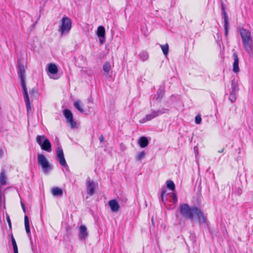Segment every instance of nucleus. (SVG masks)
Instances as JSON below:
<instances>
[{"mask_svg": "<svg viewBox=\"0 0 253 253\" xmlns=\"http://www.w3.org/2000/svg\"><path fill=\"white\" fill-rule=\"evenodd\" d=\"M180 214L185 218L193 220L196 218L200 223H205L207 221L203 211L196 206H190L187 204L180 205L178 208Z\"/></svg>", "mask_w": 253, "mask_h": 253, "instance_id": "f257e3e1", "label": "nucleus"}, {"mask_svg": "<svg viewBox=\"0 0 253 253\" xmlns=\"http://www.w3.org/2000/svg\"><path fill=\"white\" fill-rule=\"evenodd\" d=\"M18 74L19 77L20 79V84L22 88L23 93L24 95V101L25 102V105L26 107V110L27 112V114H28L30 111H32L33 108L29 99V94L27 91V88L26 84V81H25V68L24 64L21 62V61L19 60L18 61Z\"/></svg>", "mask_w": 253, "mask_h": 253, "instance_id": "f03ea898", "label": "nucleus"}, {"mask_svg": "<svg viewBox=\"0 0 253 253\" xmlns=\"http://www.w3.org/2000/svg\"><path fill=\"white\" fill-rule=\"evenodd\" d=\"M239 31L244 49L249 54H252L253 51V40L251 32L244 28H240Z\"/></svg>", "mask_w": 253, "mask_h": 253, "instance_id": "7ed1b4c3", "label": "nucleus"}, {"mask_svg": "<svg viewBox=\"0 0 253 253\" xmlns=\"http://www.w3.org/2000/svg\"><path fill=\"white\" fill-rule=\"evenodd\" d=\"M36 142L41 146L42 150L47 152L51 151V143L44 135H37L36 136Z\"/></svg>", "mask_w": 253, "mask_h": 253, "instance_id": "20e7f679", "label": "nucleus"}, {"mask_svg": "<svg viewBox=\"0 0 253 253\" xmlns=\"http://www.w3.org/2000/svg\"><path fill=\"white\" fill-rule=\"evenodd\" d=\"M71 28L72 21L71 19L67 16H64L61 20V24L59 28V32L63 35L68 33Z\"/></svg>", "mask_w": 253, "mask_h": 253, "instance_id": "39448f33", "label": "nucleus"}, {"mask_svg": "<svg viewBox=\"0 0 253 253\" xmlns=\"http://www.w3.org/2000/svg\"><path fill=\"white\" fill-rule=\"evenodd\" d=\"M38 162L39 165L42 168L44 173H47L50 170H51V166L50 165L47 160L43 154H38Z\"/></svg>", "mask_w": 253, "mask_h": 253, "instance_id": "423d86ee", "label": "nucleus"}, {"mask_svg": "<svg viewBox=\"0 0 253 253\" xmlns=\"http://www.w3.org/2000/svg\"><path fill=\"white\" fill-rule=\"evenodd\" d=\"M169 112V109L166 108H162L159 109L158 110H155L154 109L151 110V113L149 114L146 115L144 118H143L142 120V123H145L147 121H149L154 119L155 118L160 116V115H162L163 114Z\"/></svg>", "mask_w": 253, "mask_h": 253, "instance_id": "0eeeda50", "label": "nucleus"}, {"mask_svg": "<svg viewBox=\"0 0 253 253\" xmlns=\"http://www.w3.org/2000/svg\"><path fill=\"white\" fill-rule=\"evenodd\" d=\"M231 88L229 93V100L231 102H234L236 100V96L238 94V92L239 90L238 81L235 79H233L231 81Z\"/></svg>", "mask_w": 253, "mask_h": 253, "instance_id": "6e6552de", "label": "nucleus"}, {"mask_svg": "<svg viewBox=\"0 0 253 253\" xmlns=\"http://www.w3.org/2000/svg\"><path fill=\"white\" fill-rule=\"evenodd\" d=\"M221 8L222 10V16L224 19V34L226 38H227L228 37L229 27L228 17L225 11L226 5L222 1L221 3Z\"/></svg>", "mask_w": 253, "mask_h": 253, "instance_id": "1a4fd4ad", "label": "nucleus"}, {"mask_svg": "<svg viewBox=\"0 0 253 253\" xmlns=\"http://www.w3.org/2000/svg\"><path fill=\"white\" fill-rule=\"evenodd\" d=\"M63 113L67 120V122L70 124V127L72 128H76V123L73 120V116L72 112L68 109H65L63 110Z\"/></svg>", "mask_w": 253, "mask_h": 253, "instance_id": "9d476101", "label": "nucleus"}, {"mask_svg": "<svg viewBox=\"0 0 253 253\" xmlns=\"http://www.w3.org/2000/svg\"><path fill=\"white\" fill-rule=\"evenodd\" d=\"M56 153L58 159H59L60 165L65 168L68 169L69 167L64 158V153L61 147H58L56 149Z\"/></svg>", "mask_w": 253, "mask_h": 253, "instance_id": "9b49d317", "label": "nucleus"}, {"mask_svg": "<svg viewBox=\"0 0 253 253\" xmlns=\"http://www.w3.org/2000/svg\"><path fill=\"white\" fill-rule=\"evenodd\" d=\"M96 34L100 43L101 44L104 43L105 39V30L104 27L102 26H99L97 28Z\"/></svg>", "mask_w": 253, "mask_h": 253, "instance_id": "f8f14e48", "label": "nucleus"}, {"mask_svg": "<svg viewBox=\"0 0 253 253\" xmlns=\"http://www.w3.org/2000/svg\"><path fill=\"white\" fill-rule=\"evenodd\" d=\"M79 238L81 240H85L88 236V233L86 227L81 225L79 228Z\"/></svg>", "mask_w": 253, "mask_h": 253, "instance_id": "ddd939ff", "label": "nucleus"}, {"mask_svg": "<svg viewBox=\"0 0 253 253\" xmlns=\"http://www.w3.org/2000/svg\"><path fill=\"white\" fill-rule=\"evenodd\" d=\"M95 184L94 181L88 179L86 183L87 193L90 196H92L95 192Z\"/></svg>", "mask_w": 253, "mask_h": 253, "instance_id": "4468645a", "label": "nucleus"}, {"mask_svg": "<svg viewBox=\"0 0 253 253\" xmlns=\"http://www.w3.org/2000/svg\"><path fill=\"white\" fill-rule=\"evenodd\" d=\"M234 62L233 64V71L237 73L239 71V58L236 52H234L233 54Z\"/></svg>", "mask_w": 253, "mask_h": 253, "instance_id": "2eb2a0df", "label": "nucleus"}, {"mask_svg": "<svg viewBox=\"0 0 253 253\" xmlns=\"http://www.w3.org/2000/svg\"><path fill=\"white\" fill-rule=\"evenodd\" d=\"M109 206H110L112 211L117 212L120 209V206L118 203L115 200H112L109 202Z\"/></svg>", "mask_w": 253, "mask_h": 253, "instance_id": "dca6fc26", "label": "nucleus"}, {"mask_svg": "<svg viewBox=\"0 0 253 253\" xmlns=\"http://www.w3.org/2000/svg\"><path fill=\"white\" fill-rule=\"evenodd\" d=\"M165 93V90L164 87L161 86L158 89L157 94L155 95L154 98H155L157 100H160L163 97Z\"/></svg>", "mask_w": 253, "mask_h": 253, "instance_id": "f3484780", "label": "nucleus"}, {"mask_svg": "<svg viewBox=\"0 0 253 253\" xmlns=\"http://www.w3.org/2000/svg\"><path fill=\"white\" fill-rule=\"evenodd\" d=\"M138 144L141 148H145L149 144L148 139L145 136H142L139 139Z\"/></svg>", "mask_w": 253, "mask_h": 253, "instance_id": "a211bd4d", "label": "nucleus"}, {"mask_svg": "<svg viewBox=\"0 0 253 253\" xmlns=\"http://www.w3.org/2000/svg\"><path fill=\"white\" fill-rule=\"evenodd\" d=\"M51 193L54 196L61 197L62 196L63 192L61 188L56 187L52 189Z\"/></svg>", "mask_w": 253, "mask_h": 253, "instance_id": "6ab92c4d", "label": "nucleus"}, {"mask_svg": "<svg viewBox=\"0 0 253 253\" xmlns=\"http://www.w3.org/2000/svg\"><path fill=\"white\" fill-rule=\"evenodd\" d=\"M48 72L52 75H55L58 72V68L54 63L49 64L48 68Z\"/></svg>", "mask_w": 253, "mask_h": 253, "instance_id": "aec40b11", "label": "nucleus"}, {"mask_svg": "<svg viewBox=\"0 0 253 253\" xmlns=\"http://www.w3.org/2000/svg\"><path fill=\"white\" fill-rule=\"evenodd\" d=\"M24 224H25L26 232L27 234H29L30 233V224H29L28 217L27 215H26L24 216Z\"/></svg>", "mask_w": 253, "mask_h": 253, "instance_id": "412c9836", "label": "nucleus"}, {"mask_svg": "<svg viewBox=\"0 0 253 253\" xmlns=\"http://www.w3.org/2000/svg\"><path fill=\"white\" fill-rule=\"evenodd\" d=\"M29 93L31 97H33L36 99H38L39 96L38 89L36 87H34L31 90H30L29 91Z\"/></svg>", "mask_w": 253, "mask_h": 253, "instance_id": "4be33fe9", "label": "nucleus"}, {"mask_svg": "<svg viewBox=\"0 0 253 253\" xmlns=\"http://www.w3.org/2000/svg\"><path fill=\"white\" fill-rule=\"evenodd\" d=\"M6 177L5 171L2 170L1 171V172L0 173V184L2 185H4L6 184Z\"/></svg>", "mask_w": 253, "mask_h": 253, "instance_id": "5701e85b", "label": "nucleus"}, {"mask_svg": "<svg viewBox=\"0 0 253 253\" xmlns=\"http://www.w3.org/2000/svg\"><path fill=\"white\" fill-rule=\"evenodd\" d=\"M167 187L169 190L173 191L175 190V184L173 181L171 180H168L166 182Z\"/></svg>", "mask_w": 253, "mask_h": 253, "instance_id": "b1692460", "label": "nucleus"}, {"mask_svg": "<svg viewBox=\"0 0 253 253\" xmlns=\"http://www.w3.org/2000/svg\"><path fill=\"white\" fill-rule=\"evenodd\" d=\"M139 56L142 61H145L147 60L149 57L148 54L146 51L141 52L139 54Z\"/></svg>", "mask_w": 253, "mask_h": 253, "instance_id": "393cba45", "label": "nucleus"}, {"mask_svg": "<svg viewBox=\"0 0 253 253\" xmlns=\"http://www.w3.org/2000/svg\"><path fill=\"white\" fill-rule=\"evenodd\" d=\"M103 69L105 73H108L111 69L110 63L108 61L105 62L103 66Z\"/></svg>", "mask_w": 253, "mask_h": 253, "instance_id": "a878e982", "label": "nucleus"}, {"mask_svg": "<svg viewBox=\"0 0 253 253\" xmlns=\"http://www.w3.org/2000/svg\"><path fill=\"white\" fill-rule=\"evenodd\" d=\"M74 107L78 110L81 113H83L84 110L81 105V102L79 100H77L74 104Z\"/></svg>", "mask_w": 253, "mask_h": 253, "instance_id": "bb28decb", "label": "nucleus"}, {"mask_svg": "<svg viewBox=\"0 0 253 253\" xmlns=\"http://www.w3.org/2000/svg\"><path fill=\"white\" fill-rule=\"evenodd\" d=\"M161 49L165 55H167L169 53V45L168 43L165 44L161 45Z\"/></svg>", "mask_w": 253, "mask_h": 253, "instance_id": "cd10ccee", "label": "nucleus"}, {"mask_svg": "<svg viewBox=\"0 0 253 253\" xmlns=\"http://www.w3.org/2000/svg\"><path fill=\"white\" fill-rule=\"evenodd\" d=\"M145 155V153L144 151H142L138 153L136 157V159L137 161H141L142 159H143Z\"/></svg>", "mask_w": 253, "mask_h": 253, "instance_id": "c85d7f7f", "label": "nucleus"}, {"mask_svg": "<svg viewBox=\"0 0 253 253\" xmlns=\"http://www.w3.org/2000/svg\"><path fill=\"white\" fill-rule=\"evenodd\" d=\"M202 118L200 115H198L196 116L195 121L196 124H200L201 123Z\"/></svg>", "mask_w": 253, "mask_h": 253, "instance_id": "c756f323", "label": "nucleus"}, {"mask_svg": "<svg viewBox=\"0 0 253 253\" xmlns=\"http://www.w3.org/2000/svg\"><path fill=\"white\" fill-rule=\"evenodd\" d=\"M9 236H10V238H11V240L13 248L17 247V244H16V241H15L13 235L11 234V235H9Z\"/></svg>", "mask_w": 253, "mask_h": 253, "instance_id": "7c9ffc66", "label": "nucleus"}, {"mask_svg": "<svg viewBox=\"0 0 253 253\" xmlns=\"http://www.w3.org/2000/svg\"><path fill=\"white\" fill-rule=\"evenodd\" d=\"M166 193V190L165 189H163L162 191V192H161V200L163 203H164V195H165Z\"/></svg>", "mask_w": 253, "mask_h": 253, "instance_id": "2f4dec72", "label": "nucleus"}, {"mask_svg": "<svg viewBox=\"0 0 253 253\" xmlns=\"http://www.w3.org/2000/svg\"><path fill=\"white\" fill-rule=\"evenodd\" d=\"M4 203V197L3 195L0 193V206Z\"/></svg>", "mask_w": 253, "mask_h": 253, "instance_id": "473e14b6", "label": "nucleus"}, {"mask_svg": "<svg viewBox=\"0 0 253 253\" xmlns=\"http://www.w3.org/2000/svg\"><path fill=\"white\" fill-rule=\"evenodd\" d=\"M6 220H7V221L8 222V226L9 227V229H11V228H12L11 222V220H10V217H9V215H7L6 216Z\"/></svg>", "mask_w": 253, "mask_h": 253, "instance_id": "72a5a7b5", "label": "nucleus"}, {"mask_svg": "<svg viewBox=\"0 0 253 253\" xmlns=\"http://www.w3.org/2000/svg\"><path fill=\"white\" fill-rule=\"evenodd\" d=\"M21 207H22L23 211H24V212H26V208H25V205L22 201H21Z\"/></svg>", "mask_w": 253, "mask_h": 253, "instance_id": "f704fd0d", "label": "nucleus"}, {"mask_svg": "<svg viewBox=\"0 0 253 253\" xmlns=\"http://www.w3.org/2000/svg\"><path fill=\"white\" fill-rule=\"evenodd\" d=\"M172 197H173V201L174 203H176L177 202V197H176V195L174 194V193H172Z\"/></svg>", "mask_w": 253, "mask_h": 253, "instance_id": "c9c22d12", "label": "nucleus"}, {"mask_svg": "<svg viewBox=\"0 0 253 253\" xmlns=\"http://www.w3.org/2000/svg\"><path fill=\"white\" fill-rule=\"evenodd\" d=\"M99 141L101 143L103 142L104 141V138L103 135H101L99 138Z\"/></svg>", "mask_w": 253, "mask_h": 253, "instance_id": "e433bc0d", "label": "nucleus"}, {"mask_svg": "<svg viewBox=\"0 0 253 253\" xmlns=\"http://www.w3.org/2000/svg\"><path fill=\"white\" fill-rule=\"evenodd\" d=\"M13 248L14 253H18V247H14Z\"/></svg>", "mask_w": 253, "mask_h": 253, "instance_id": "4c0bfd02", "label": "nucleus"}, {"mask_svg": "<svg viewBox=\"0 0 253 253\" xmlns=\"http://www.w3.org/2000/svg\"><path fill=\"white\" fill-rule=\"evenodd\" d=\"M237 192H238V194L239 195H241V193H242V190H241V189H238V190H237Z\"/></svg>", "mask_w": 253, "mask_h": 253, "instance_id": "58836bf2", "label": "nucleus"}, {"mask_svg": "<svg viewBox=\"0 0 253 253\" xmlns=\"http://www.w3.org/2000/svg\"><path fill=\"white\" fill-rule=\"evenodd\" d=\"M224 150V149L223 148L221 150L218 151V153H222L223 152Z\"/></svg>", "mask_w": 253, "mask_h": 253, "instance_id": "ea45409f", "label": "nucleus"}, {"mask_svg": "<svg viewBox=\"0 0 253 253\" xmlns=\"http://www.w3.org/2000/svg\"><path fill=\"white\" fill-rule=\"evenodd\" d=\"M31 246H32V247H31L32 249L33 250V243L31 240Z\"/></svg>", "mask_w": 253, "mask_h": 253, "instance_id": "a19ab883", "label": "nucleus"}, {"mask_svg": "<svg viewBox=\"0 0 253 253\" xmlns=\"http://www.w3.org/2000/svg\"><path fill=\"white\" fill-rule=\"evenodd\" d=\"M2 154V150L1 149L0 150V156H1Z\"/></svg>", "mask_w": 253, "mask_h": 253, "instance_id": "79ce46f5", "label": "nucleus"}, {"mask_svg": "<svg viewBox=\"0 0 253 253\" xmlns=\"http://www.w3.org/2000/svg\"><path fill=\"white\" fill-rule=\"evenodd\" d=\"M55 140H56V141H57V142H58V143H59V140H58V139L57 138V137H56V138H55Z\"/></svg>", "mask_w": 253, "mask_h": 253, "instance_id": "37998d69", "label": "nucleus"}, {"mask_svg": "<svg viewBox=\"0 0 253 253\" xmlns=\"http://www.w3.org/2000/svg\"><path fill=\"white\" fill-rule=\"evenodd\" d=\"M59 77L53 78L54 79H57Z\"/></svg>", "mask_w": 253, "mask_h": 253, "instance_id": "c03bdc74", "label": "nucleus"}, {"mask_svg": "<svg viewBox=\"0 0 253 253\" xmlns=\"http://www.w3.org/2000/svg\"><path fill=\"white\" fill-rule=\"evenodd\" d=\"M152 222L153 221V218H152Z\"/></svg>", "mask_w": 253, "mask_h": 253, "instance_id": "a18cd8bd", "label": "nucleus"}]
</instances>
